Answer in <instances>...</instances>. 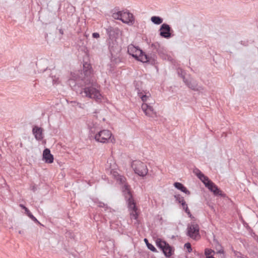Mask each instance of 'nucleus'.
Here are the masks:
<instances>
[{
	"instance_id": "obj_44",
	"label": "nucleus",
	"mask_w": 258,
	"mask_h": 258,
	"mask_svg": "<svg viewBox=\"0 0 258 258\" xmlns=\"http://www.w3.org/2000/svg\"><path fill=\"white\" fill-rule=\"evenodd\" d=\"M73 105L74 106H77L76 103H73Z\"/></svg>"
},
{
	"instance_id": "obj_33",
	"label": "nucleus",
	"mask_w": 258,
	"mask_h": 258,
	"mask_svg": "<svg viewBox=\"0 0 258 258\" xmlns=\"http://www.w3.org/2000/svg\"><path fill=\"white\" fill-rule=\"evenodd\" d=\"M92 36L93 38H98L100 37V35L98 33L95 32L92 34Z\"/></svg>"
},
{
	"instance_id": "obj_41",
	"label": "nucleus",
	"mask_w": 258,
	"mask_h": 258,
	"mask_svg": "<svg viewBox=\"0 0 258 258\" xmlns=\"http://www.w3.org/2000/svg\"><path fill=\"white\" fill-rule=\"evenodd\" d=\"M144 241L145 242V243L146 244V245H147V243H149L148 239H146V238H145L144 239Z\"/></svg>"
},
{
	"instance_id": "obj_29",
	"label": "nucleus",
	"mask_w": 258,
	"mask_h": 258,
	"mask_svg": "<svg viewBox=\"0 0 258 258\" xmlns=\"http://www.w3.org/2000/svg\"><path fill=\"white\" fill-rule=\"evenodd\" d=\"M212 252H215L213 250L210 249H206L205 250V254L206 255V256H211V254Z\"/></svg>"
},
{
	"instance_id": "obj_2",
	"label": "nucleus",
	"mask_w": 258,
	"mask_h": 258,
	"mask_svg": "<svg viewBox=\"0 0 258 258\" xmlns=\"http://www.w3.org/2000/svg\"><path fill=\"white\" fill-rule=\"evenodd\" d=\"M128 54L138 60L143 62L153 63L155 61V55L150 56L145 54L138 46L131 44L127 46Z\"/></svg>"
},
{
	"instance_id": "obj_8",
	"label": "nucleus",
	"mask_w": 258,
	"mask_h": 258,
	"mask_svg": "<svg viewBox=\"0 0 258 258\" xmlns=\"http://www.w3.org/2000/svg\"><path fill=\"white\" fill-rule=\"evenodd\" d=\"M200 228L197 223L191 222L187 228V235L190 238L196 239L200 237Z\"/></svg>"
},
{
	"instance_id": "obj_31",
	"label": "nucleus",
	"mask_w": 258,
	"mask_h": 258,
	"mask_svg": "<svg viewBox=\"0 0 258 258\" xmlns=\"http://www.w3.org/2000/svg\"><path fill=\"white\" fill-rule=\"evenodd\" d=\"M217 253L221 254L222 257H224L225 253H224V249H223V248L221 247L219 250H218L217 251Z\"/></svg>"
},
{
	"instance_id": "obj_21",
	"label": "nucleus",
	"mask_w": 258,
	"mask_h": 258,
	"mask_svg": "<svg viewBox=\"0 0 258 258\" xmlns=\"http://www.w3.org/2000/svg\"><path fill=\"white\" fill-rule=\"evenodd\" d=\"M128 212L131 219L132 220L134 219L138 221L140 210L130 211Z\"/></svg>"
},
{
	"instance_id": "obj_10",
	"label": "nucleus",
	"mask_w": 258,
	"mask_h": 258,
	"mask_svg": "<svg viewBox=\"0 0 258 258\" xmlns=\"http://www.w3.org/2000/svg\"><path fill=\"white\" fill-rule=\"evenodd\" d=\"M183 81L188 88L196 91H201L203 90V88L201 86H199L196 81L192 79H186L185 77H183Z\"/></svg>"
},
{
	"instance_id": "obj_1",
	"label": "nucleus",
	"mask_w": 258,
	"mask_h": 258,
	"mask_svg": "<svg viewBox=\"0 0 258 258\" xmlns=\"http://www.w3.org/2000/svg\"><path fill=\"white\" fill-rule=\"evenodd\" d=\"M84 74V84L80 90L77 93L83 97L94 99L97 102H101L103 96L100 91V86L97 83V79L92 73V67L88 63L83 64Z\"/></svg>"
},
{
	"instance_id": "obj_3",
	"label": "nucleus",
	"mask_w": 258,
	"mask_h": 258,
	"mask_svg": "<svg viewBox=\"0 0 258 258\" xmlns=\"http://www.w3.org/2000/svg\"><path fill=\"white\" fill-rule=\"evenodd\" d=\"M94 138L97 142L101 143H114L115 142L111 132L108 130H103L98 132L95 135Z\"/></svg>"
},
{
	"instance_id": "obj_18",
	"label": "nucleus",
	"mask_w": 258,
	"mask_h": 258,
	"mask_svg": "<svg viewBox=\"0 0 258 258\" xmlns=\"http://www.w3.org/2000/svg\"><path fill=\"white\" fill-rule=\"evenodd\" d=\"M126 202L128 211L139 210L136 206V202L133 198L131 199H128V201Z\"/></svg>"
},
{
	"instance_id": "obj_40",
	"label": "nucleus",
	"mask_w": 258,
	"mask_h": 258,
	"mask_svg": "<svg viewBox=\"0 0 258 258\" xmlns=\"http://www.w3.org/2000/svg\"><path fill=\"white\" fill-rule=\"evenodd\" d=\"M31 219L34 217V216L31 213H29V215H27Z\"/></svg>"
},
{
	"instance_id": "obj_35",
	"label": "nucleus",
	"mask_w": 258,
	"mask_h": 258,
	"mask_svg": "<svg viewBox=\"0 0 258 258\" xmlns=\"http://www.w3.org/2000/svg\"><path fill=\"white\" fill-rule=\"evenodd\" d=\"M32 220H33L34 222H35L36 223L40 224V222L37 220V219L34 216L32 219Z\"/></svg>"
},
{
	"instance_id": "obj_15",
	"label": "nucleus",
	"mask_w": 258,
	"mask_h": 258,
	"mask_svg": "<svg viewBox=\"0 0 258 258\" xmlns=\"http://www.w3.org/2000/svg\"><path fill=\"white\" fill-rule=\"evenodd\" d=\"M32 132L37 140L40 141L43 139V129L41 127L35 126L33 128Z\"/></svg>"
},
{
	"instance_id": "obj_5",
	"label": "nucleus",
	"mask_w": 258,
	"mask_h": 258,
	"mask_svg": "<svg viewBox=\"0 0 258 258\" xmlns=\"http://www.w3.org/2000/svg\"><path fill=\"white\" fill-rule=\"evenodd\" d=\"M79 72L74 73L72 74V78L68 80V83L69 85L77 92V90L80 91L83 84H84V74H81L82 76L76 77V76H78Z\"/></svg>"
},
{
	"instance_id": "obj_39",
	"label": "nucleus",
	"mask_w": 258,
	"mask_h": 258,
	"mask_svg": "<svg viewBox=\"0 0 258 258\" xmlns=\"http://www.w3.org/2000/svg\"><path fill=\"white\" fill-rule=\"evenodd\" d=\"M31 219L34 217V216L31 213H29V215H27Z\"/></svg>"
},
{
	"instance_id": "obj_38",
	"label": "nucleus",
	"mask_w": 258,
	"mask_h": 258,
	"mask_svg": "<svg viewBox=\"0 0 258 258\" xmlns=\"http://www.w3.org/2000/svg\"><path fill=\"white\" fill-rule=\"evenodd\" d=\"M20 207H21L24 210L26 209V208H27L24 205H23L22 204H20Z\"/></svg>"
},
{
	"instance_id": "obj_45",
	"label": "nucleus",
	"mask_w": 258,
	"mask_h": 258,
	"mask_svg": "<svg viewBox=\"0 0 258 258\" xmlns=\"http://www.w3.org/2000/svg\"><path fill=\"white\" fill-rule=\"evenodd\" d=\"M60 33L62 34V31L61 30H60Z\"/></svg>"
},
{
	"instance_id": "obj_27",
	"label": "nucleus",
	"mask_w": 258,
	"mask_h": 258,
	"mask_svg": "<svg viewBox=\"0 0 258 258\" xmlns=\"http://www.w3.org/2000/svg\"><path fill=\"white\" fill-rule=\"evenodd\" d=\"M147 246L152 251H153V252H157V249H156V248L152 244H151L150 243H148Z\"/></svg>"
},
{
	"instance_id": "obj_24",
	"label": "nucleus",
	"mask_w": 258,
	"mask_h": 258,
	"mask_svg": "<svg viewBox=\"0 0 258 258\" xmlns=\"http://www.w3.org/2000/svg\"><path fill=\"white\" fill-rule=\"evenodd\" d=\"M122 11L114 12L112 14V17L113 19L116 20H119L121 21V19Z\"/></svg>"
},
{
	"instance_id": "obj_30",
	"label": "nucleus",
	"mask_w": 258,
	"mask_h": 258,
	"mask_svg": "<svg viewBox=\"0 0 258 258\" xmlns=\"http://www.w3.org/2000/svg\"><path fill=\"white\" fill-rule=\"evenodd\" d=\"M177 71L178 74L179 75H180L181 77V78L183 79V77H184L183 71L181 69H178Z\"/></svg>"
},
{
	"instance_id": "obj_42",
	"label": "nucleus",
	"mask_w": 258,
	"mask_h": 258,
	"mask_svg": "<svg viewBox=\"0 0 258 258\" xmlns=\"http://www.w3.org/2000/svg\"><path fill=\"white\" fill-rule=\"evenodd\" d=\"M206 258H215L213 256H207Z\"/></svg>"
},
{
	"instance_id": "obj_17",
	"label": "nucleus",
	"mask_w": 258,
	"mask_h": 258,
	"mask_svg": "<svg viewBox=\"0 0 258 258\" xmlns=\"http://www.w3.org/2000/svg\"><path fill=\"white\" fill-rule=\"evenodd\" d=\"M109 48L111 52L117 53L121 50V46L116 40H112L109 42Z\"/></svg>"
},
{
	"instance_id": "obj_22",
	"label": "nucleus",
	"mask_w": 258,
	"mask_h": 258,
	"mask_svg": "<svg viewBox=\"0 0 258 258\" xmlns=\"http://www.w3.org/2000/svg\"><path fill=\"white\" fill-rule=\"evenodd\" d=\"M151 21L155 24L159 25L163 22V20L159 16H152Z\"/></svg>"
},
{
	"instance_id": "obj_12",
	"label": "nucleus",
	"mask_w": 258,
	"mask_h": 258,
	"mask_svg": "<svg viewBox=\"0 0 258 258\" xmlns=\"http://www.w3.org/2000/svg\"><path fill=\"white\" fill-rule=\"evenodd\" d=\"M193 172L201 180L206 187L209 185V184L212 181L210 180L207 176L205 175L199 169H194Z\"/></svg>"
},
{
	"instance_id": "obj_7",
	"label": "nucleus",
	"mask_w": 258,
	"mask_h": 258,
	"mask_svg": "<svg viewBox=\"0 0 258 258\" xmlns=\"http://www.w3.org/2000/svg\"><path fill=\"white\" fill-rule=\"evenodd\" d=\"M156 245L160 248L166 257H170L172 254V248L166 243L165 241L160 238H158L156 240Z\"/></svg>"
},
{
	"instance_id": "obj_6",
	"label": "nucleus",
	"mask_w": 258,
	"mask_h": 258,
	"mask_svg": "<svg viewBox=\"0 0 258 258\" xmlns=\"http://www.w3.org/2000/svg\"><path fill=\"white\" fill-rule=\"evenodd\" d=\"M131 167L135 173L140 176L145 177L148 172L146 165L139 160L133 161Z\"/></svg>"
},
{
	"instance_id": "obj_26",
	"label": "nucleus",
	"mask_w": 258,
	"mask_h": 258,
	"mask_svg": "<svg viewBox=\"0 0 258 258\" xmlns=\"http://www.w3.org/2000/svg\"><path fill=\"white\" fill-rule=\"evenodd\" d=\"M97 206L99 207L104 208L105 211L109 210V212H111V210L110 208H109L104 203L99 202L97 203Z\"/></svg>"
},
{
	"instance_id": "obj_37",
	"label": "nucleus",
	"mask_w": 258,
	"mask_h": 258,
	"mask_svg": "<svg viewBox=\"0 0 258 258\" xmlns=\"http://www.w3.org/2000/svg\"><path fill=\"white\" fill-rule=\"evenodd\" d=\"M53 82L54 83H58V78L56 79L55 80L53 79Z\"/></svg>"
},
{
	"instance_id": "obj_14",
	"label": "nucleus",
	"mask_w": 258,
	"mask_h": 258,
	"mask_svg": "<svg viewBox=\"0 0 258 258\" xmlns=\"http://www.w3.org/2000/svg\"><path fill=\"white\" fill-rule=\"evenodd\" d=\"M53 156L50 153V151L49 149H45L43 152V160L47 163H52L53 162Z\"/></svg>"
},
{
	"instance_id": "obj_32",
	"label": "nucleus",
	"mask_w": 258,
	"mask_h": 258,
	"mask_svg": "<svg viewBox=\"0 0 258 258\" xmlns=\"http://www.w3.org/2000/svg\"><path fill=\"white\" fill-rule=\"evenodd\" d=\"M235 255L238 257H240V258H247L246 256H244L243 255H242V254L240 252H237L236 253Z\"/></svg>"
},
{
	"instance_id": "obj_36",
	"label": "nucleus",
	"mask_w": 258,
	"mask_h": 258,
	"mask_svg": "<svg viewBox=\"0 0 258 258\" xmlns=\"http://www.w3.org/2000/svg\"><path fill=\"white\" fill-rule=\"evenodd\" d=\"M25 214L27 215H29V213H31V212H30V211L29 210V209L27 208H26V209L25 210Z\"/></svg>"
},
{
	"instance_id": "obj_25",
	"label": "nucleus",
	"mask_w": 258,
	"mask_h": 258,
	"mask_svg": "<svg viewBox=\"0 0 258 258\" xmlns=\"http://www.w3.org/2000/svg\"><path fill=\"white\" fill-rule=\"evenodd\" d=\"M182 209L184 210L185 212L188 215L189 217H191V214L189 210L188 209V206L187 204L184 203L182 205H181Z\"/></svg>"
},
{
	"instance_id": "obj_43",
	"label": "nucleus",
	"mask_w": 258,
	"mask_h": 258,
	"mask_svg": "<svg viewBox=\"0 0 258 258\" xmlns=\"http://www.w3.org/2000/svg\"><path fill=\"white\" fill-rule=\"evenodd\" d=\"M110 224H111V226L113 227V225H112V224H113L112 220H111L110 221Z\"/></svg>"
},
{
	"instance_id": "obj_11",
	"label": "nucleus",
	"mask_w": 258,
	"mask_h": 258,
	"mask_svg": "<svg viewBox=\"0 0 258 258\" xmlns=\"http://www.w3.org/2000/svg\"><path fill=\"white\" fill-rule=\"evenodd\" d=\"M121 21L128 25H132L135 23V18L133 14L128 11H122Z\"/></svg>"
},
{
	"instance_id": "obj_19",
	"label": "nucleus",
	"mask_w": 258,
	"mask_h": 258,
	"mask_svg": "<svg viewBox=\"0 0 258 258\" xmlns=\"http://www.w3.org/2000/svg\"><path fill=\"white\" fill-rule=\"evenodd\" d=\"M174 186L175 188L180 190L182 192L189 195H190V191L181 183L176 182L174 183Z\"/></svg>"
},
{
	"instance_id": "obj_4",
	"label": "nucleus",
	"mask_w": 258,
	"mask_h": 258,
	"mask_svg": "<svg viewBox=\"0 0 258 258\" xmlns=\"http://www.w3.org/2000/svg\"><path fill=\"white\" fill-rule=\"evenodd\" d=\"M111 173L117 181H119L122 184H124L122 187V191L126 201H128V199H133L130 187L126 183H125L126 180L124 176L119 175L115 171H111Z\"/></svg>"
},
{
	"instance_id": "obj_23",
	"label": "nucleus",
	"mask_w": 258,
	"mask_h": 258,
	"mask_svg": "<svg viewBox=\"0 0 258 258\" xmlns=\"http://www.w3.org/2000/svg\"><path fill=\"white\" fill-rule=\"evenodd\" d=\"M176 201L181 205L185 203L184 198L180 195H176L174 196Z\"/></svg>"
},
{
	"instance_id": "obj_34",
	"label": "nucleus",
	"mask_w": 258,
	"mask_h": 258,
	"mask_svg": "<svg viewBox=\"0 0 258 258\" xmlns=\"http://www.w3.org/2000/svg\"><path fill=\"white\" fill-rule=\"evenodd\" d=\"M71 103H76L77 104V106L80 107V108H82V106H81V104L79 103V102H77L76 101H71Z\"/></svg>"
},
{
	"instance_id": "obj_16",
	"label": "nucleus",
	"mask_w": 258,
	"mask_h": 258,
	"mask_svg": "<svg viewBox=\"0 0 258 258\" xmlns=\"http://www.w3.org/2000/svg\"><path fill=\"white\" fill-rule=\"evenodd\" d=\"M211 192H213L215 196H222V191L218 187V186L212 181L209 184V185L206 187Z\"/></svg>"
},
{
	"instance_id": "obj_9",
	"label": "nucleus",
	"mask_w": 258,
	"mask_h": 258,
	"mask_svg": "<svg viewBox=\"0 0 258 258\" xmlns=\"http://www.w3.org/2000/svg\"><path fill=\"white\" fill-rule=\"evenodd\" d=\"M151 103H143L142 105V109L146 115L154 118L157 117V112L151 105Z\"/></svg>"
},
{
	"instance_id": "obj_20",
	"label": "nucleus",
	"mask_w": 258,
	"mask_h": 258,
	"mask_svg": "<svg viewBox=\"0 0 258 258\" xmlns=\"http://www.w3.org/2000/svg\"><path fill=\"white\" fill-rule=\"evenodd\" d=\"M138 90V94L139 96L141 98L142 101L144 103H146L148 100L150 99V98L151 97V95L150 93H145V94H144L143 92H140V90L137 89Z\"/></svg>"
},
{
	"instance_id": "obj_28",
	"label": "nucleus",
	"mask_w": 258,
	"mask_h": 258,
	"mask_svg": "<svg viewBox=\"0 0 258 258\" xmlns=\"http://www.w3.org/2000/svg\"><path fill=\"white\" fill-rule=\"evenodd\" d=\"M184 247L186 248L188 252H190L192 251L191 245L189 243H186L184 244Z\"/></svg>"
},
{
	"instance_id": "obj_13",
	"label": "nucleus",
	"mask_w": 258,
	"mask_h": 258,
	"mask_svg": "<svg viewBox=\"0 0 258 258\" xmlns=\"http://www.w3.org/2000/svg\"><path fill=\"white\" fill-rule=\"evenodd\" d=\"M171 28L170 26L166 23L163 24L160 28V35L161 37L165 38L171 37Z\"/></svg>"
}]
</instances>
